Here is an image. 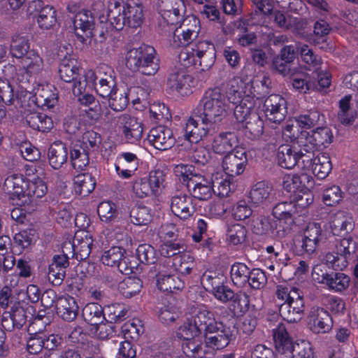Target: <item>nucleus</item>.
I'll use <instances>...</instances> for the list:
<instances>
[{
	"mask_svg": "<svg viewBox=\"0 0 358 358\" xmlns=\"http://www.w3.org/2000/svg\"><path fill=\"white\" fill-rule=\"evenodd\" d=\"M229 109L227 96L220 88L215 87L206 91L194 114L203 124L213 126L222 122Z\"/></svg>",
	"mask_w": 358,
	"mask_h": 358,
	"instance_id": "nucleus-1",
	"label": "nucleus"
},
{
	"mask_svg": "<svg viewBox=\"0 0 358 358\" xmlns=\"http://www.w3.org/2000/svg\"><path fill=\"white\" fill-rule=\"evenodd\" d=\"M273 336L277 358H314L310 344L306 341L294 342L283 324L273 329Z\"/></svg>",
	"mask_w": 358,
	"mask_h": 358,
	"instance_id": "nucleus-2",
	"label": "nucleus"
},
{
	"mask_svg": "<svg viewBox=\"0 0 358 358\" xmlns=\"http://www.w3.org/2000/svg\"><path fill=\"white\" fill-rule=\"evenodd\" d=\"M126 66L133 72L154 76L159 69V59L152 46L143 44L139 48L130 49L126 55Z\"/></svg>",
	"mask_w": 358,
	"mask_h": 358,
	"instance_id": "nucleus-3",
	"label": "nucleus"
},
{
	"mask_svg": "<svg viewBox=\"0 0 358 358\" xmlns=\"http://www.w3.org/2000/svg\"><path fill=\"white\" fill-rule=\"evenodd\" d=\"M234 327L217 321L204 334L205 345L207 348L220 350L226 348L235 338Z\"/></svg>",
	"mask_w": 358,
	"mask_h": 358,
	"instance_id": "nucleus-4",
	"label": "nucleus"
},
{
	"mask_svg": "<svg viewBox=\"0 0 358 358\" xmlns=\"http://www.w3.org/2000/svg\"><path fill=\"white\" fill-rule=\"evenodd\" d=\"M248 224L252 232L257 235L271 234L281 238L291 232L290 226H284L282 222L262 215L258 216L255 214L248 220Z\"/></svg>",
	"mask_w": 358,
	"mask_h": 358,
	"instance_id": "nucleus-5",
	"label": "nucleus"
},
{
	"mask_svg": "<svg viewBox=\"0 0 358 358\" xmlns=\"http://www.w3.org/2000/svg\"><path fill=\"white\" fill-rule=\"evenodd\" d=\"M35 308L29 306L24 308L20 302L14 304L9 311H5L2 315L1 325L7 331L20 329L28 321L34 318Z\"/></svg>",
	"mask_w": 358,
	"mask_h": 358,
	"instance_id": "nucleus-6",
	"label": "nucleus"
},
{
	"mask_svg": "<svg viewBox=\"0 0 358 358\" xmlns=\"http://www.w3.org/2000/svg\"><path fill=\"white\" fill-rule=\"evenodd\" d=\"M29 184V180L23 175L12 174L6 178L3 188L13 204L25 206Z\"/></svg>",
	"mask_w": 358,
	"mask_h": 358,
	"instance_id": "nucleus-7",
	"label": "nucleus"
},
{
	"mask_svg": "<svg viewBox=\"0 0 358 358\" xmlns=\"http://www.w3.org/2000/svg\"><path fill=\"white\" fill-rule=\"evenodd\" d=\"M305 311L303 296L300 290L294 288L292 297L288 301L279 305V313L282 319L289 323L299 322Z\"/></svg>",
	"mask_w": 358,
	"mask_h": 358,
	"instance_id": "nucleus-8",
	"label": "nucleus"
},
{
	"mask_svg": "<svg viewBox=\"0 0 358 358\" xmlns=\"http://www.w3.org/2000/svg\"><path fill=\"white\" fill-rule=\"evenodd\" d=\"M324 238L321 225L319 223L309 224L304 231L301 241H299L301 255L309 257L316 255V251Z\"/></svg>",
	"mask_w": 358,
	"mask_h": 358,
	"instance_id": "nucleus-9",
	"label": "nucleus"
},
{
	"mask_svg": "<svg viewBox=\"0 0 358 358\" xmlns=\"http://www.w3.org/2000/svg\"><path fill=\"white\" fill-rule=\"evenodd\" d=\"M157 8L165 22L178 25L184 17L185 5L183 0H158Z\"/></svg>",
	"mask_w": 358,
	"mask_h": 358,
	"instance_id": "nucleus-10",
	"label": "nucleus"
},
{
	"mask_svg": "<svg viewBox=\"0 0 358 358\" xmlns=\"http://www.w3.org/2000/svg\"><path fill=\"white\" fill-rule=\"evenodd\" d=\"M173 33L174 42L179 46L189 45L194 40L199 32V20L194 15L182 19Z\"/></svg>",
	"mask_w": 358,
	"mask_h": 358,
	"instance_id": "nucleus-11",
	"label": "nucleus"
},
{
	"mask_svg": "<svg viewBox=\"0 0 358 358\" xmlns=\"http://www.w3.org/2000/svg\"><path fill=\"white\" fill-rule=\"evenodd\" d=\"M248 164L246 149L239 148L227 154L222 159V168L227 176L235 177L243 173Z\"/></svg>",
	"mask_w": 358,
	"mask_h": 358,
	"instance_id": "nucleus-12",
	"label": "nucleus"
},
{
	"mask_svg": "<svg viewBox=\"0 0 358 358\" xmlns=\"http://www.w3.org/2000/svg\"><path fill=\"white\" fill-rule=\"evenodd\" d=\"M312 275L315 280L338 292L345 289L350 284V278L347 275L334 271L324 272L318 266L313 268Z\"/></svg>",
	"mask_w": 358,
	"mask_h": 358,
	"instance_id": "nucleus-13",
	"label": "nucleus"
},
{
	"mask_svg": "<svg viewBox=\"0 0 358 358\" xmlns=\"http://www.w3.org/2000/svg\"><path fill=\"white\" fill-rule=\"evenodd\" d=\"M59 73L62 80L71 84L72 92L75 96L83 95L87 85V81L85 79H76L78 75L76 59L59 64Z\"/></svg>",
	"mask_w": 358,
	"mask_h": 358,
	"instance_id": "nucleus-14",
	"label": "nucleus"
},
{
	"mask_svg": "<svg viewBox=\"0 0 358 358\" xmlns=\"http://www.w3.org/2000/svg\"><path fill=\"white\" fill-rule=\"evenodd\" d=\"M209 173L210 172L208 171V176L198 173L197 176L190 180L187 189L192 198L206 201L212 196L213 193H215Z\"/></svg>",
	"mask_w": 358,
	"mask_h": 358,
	"instance_id": "nucleus-15",
	"label": "nucleus"
},
{
	"mask_svg": "<svg viewBox=\"0 0 358 358\" xmlns=\"http://www.w3.org/2000/svg\"><path fill=\"white\" fill-rule=\"evenodd\" d=\"M264 113L266 118L272 122L280 124L287 113V101L279 94H271L264 103Z\"/></svg>",
	"mask_w": 358,
	"mask_h": 358,
	"instance_id": "nucleus-16",
	"label": "nucleus"
},
{
	"mask_svg": "<svg viewBox=\"0 0 358 358\" xmlns=\"http://www.w3.org/2000/svg\"><path fill=\"white\" fill-rule=\"evenodd\" d=\"M308 325L315 334H324L333 327V320L329 313L323 308L313 306L308 313Z\"/></svg>",
	"mask_w": 358,
	"mask_h": 358,
	"instance_id": "nucleus-17",
	"label": "nucleus"
},
{
	"mask_svg": "<svg viewBox=\"0 0 358 358\" xmlns=\"http://www.w3.org/2000/svg\"><path fill=\"white\" fill-rule=\"evenodd\" d=\"M94 26V17L89 10L80 11L74 17L75 34L83 43H87V40L92 39V31Z\"/></svg>",
	"mask_w": 358,
	"mask_h": 358,
	"instance_id": "nucleus-18",
	"label": "nucleus"
},
{
	"mask_svg": "<svg viewBox=\"0 0 358 358\" xmlns=\"http://www.w3.org/2000/svg\"><path fill=\"white\" fill-rule=\"evenodd\" d=\"M171 210L172 213L181 220H187L196 212V204L194 199L186 194H179L171 199Z\"/></svg>",
	"mask_w": 358,
	"mask_h": 358,
	"instance_id": "nucleus-19",
	"label": "nucleus"
},
{
	"mask_svg": "<svg viewBox=\"0 0 358 358\" xmlns=\"http://www.w3.org/2000/svg\"><path fill=\"white\" fill-rule=\"evenodd\" d=\"M148 140L156 149L166 150L176 143L172 130L163 125L151 129L148 135Z\"/></svg>",
	"mask_w": 358,
	"mask_h": 358,
	"instance_id": "nucleus-20",
	"label": "nucleus"
},
{
	"mask_svg": "<svg viewBox=\"0 0 358 358\" xmlns=\"http://www.w3.org/2000/svg\"><path fill=\"white\" fill-rule=\"evenodd\" d=\"M165 265L159 263L153 268L157 279L158 288L163 291L173 293L176 290H180L184 287L183 281L177 275H166L164 273Z\"/></svg>",
	"mask_w": 358,
	"mask_h": 358,
	"instance_id": "nucleus-21",
	"label": "nucleus"
},
{
	"mask_svg": "<svg viewBox=\"0 0 358 358\" xmlns=\"http://www.w3.org/2000/svg\"><path fill=\"white\" fill-rule=\"evenodd\" d=\"M118 122L122 129L124 137L128 143H135L142 138L143 124L136 117L124 113L118 117Z\"/></svg>",
	"mask_w": 358,
	"mask_h": 358,
	"instance_id": "nucleus-22",
	"label": "nucleus"
},
{
	"mask_svg": "<svg viewBox=\"0 0 358 358\" xmlns=\"http://www.w3.org/2000/svg\"><path fill=\"white\" fill-rule=\"evenodd\" d=\"M317 150L321 146L329 145L334 138L331 130L327 127H318L310 131L303 130L300 137Z\"/></svg>",
	"mask_w": 358,
	"mask_h": 358,
	"instance_id": "nucleus-23",
	"label": "nucleus"
},
{
	"mask_svg": "<svg viewBox=\"0 0 358 358\" xmlns=\"http://www.w3.org/2000/svg\"><path fill=\"white\" fill-rule=\"evenodd\" d=\"M193 78L182 69H173L167 79V85L172 90L182 95L191 92Z\"/></svg>",
	"mask_w": 358,
	"mask_h": 358,
	"instance_id": "nucleus-24",
	"label": "nucleus"
},
{
	"mask_svg": "<svg viewBox=\"0 0 358 358\" xmlns=\"http://www.w3.org/2000/svg\"><path fill=\"white\" fill-rule=\"evenodd\" d=\"M238 138L236 133L234 131L221 132L216 136L213 141L212 147L213 151L217 154H228L231 152L238 147Z\"/></svg>",
	"mask_w": 358,
	"mask_h": 358,
	"instance_id": "nucleus-25",
	"label": "nucleus"
},
{
	"mask_svg": "<svg viewBox=\"0 0 358 358\" xmlns=\"http://www.w3.org/2000/svg\"><path fill=\"white\" fill-rule=\"evenodd\" d=\"M313 178L306 173L287 175L283 178L282 186L288 192H301L314 187Z\"/></svg>",
	"mask_w": 358,
	"mask_h": 358,
	"instance_id": "nucleus-26",
	"label": "nucleus"
},
{
	"mask_svg": "<svg viewBox=\"0 0 358 358\" xmlns=\"http://www.w3.org/2000/svg\"><path fill=\"white\" fill-rule=\"evenodd\" d=\"M55 88L51 85H39L35 89L34 100L38 108H50L57 103V95L55 92Z\"/></svg>",
	"mask_w": 358,
	"mask_h": 358,
	"instance_id": "nucleus-27",
	"label": "nucleus"
},
{
	"mask_svg": "<svg viewBox=\"0 0 358 358\" xmlns=\"http://www.w3.org/2000/svg\"><path fill=\"white\" fill-rule=\"evenodd\" d=\"M22 67L27 74L26 80H20V74H17V79L21 83V87L26 88L28 83L27 76L36 75L40 73L43 68V62L42 58L33 50H31L21 61Z\"/></svg>",
	"mask_w": 358,
	"mask_h": 358,
	"instance_id": "nucleus-28",
	"label": "nucleus"
},
{
	"mask_svg": "<svg viewBox=\"0 0 358 358\" xmlns=\"http://www.w3.org/2000/svg\"><path fill=\"white\" fill-rule=\"evenodd\" d=\"M190 319L201 334H204L217 322L214 313L205 306L195 308Z\"/></svg>",
	"mask_w": 358,
	"mask_h": 358,
	"instance_id": "nucleus-29",
	"label": "nucleus"
},
{
	"mask_svg": "<svg viewBox=\"0 0 358 358\" xmlns=\"http://www.w3.org/2000/svg\"><path fill=\"white\" fill-rule=\"evenodd\" d=\"M56 308L57 314L66 322H72L76 318L79 308L76 299L69 295L59 296Z\"/></svg>",
	"mask_w": 358,
	"mask_h": 358,
	"instance_id": "nucleus-30",
	"label": "nucleus"
},
{
	"mask_svg": "<svg viewBox=\"0 0 358 358\" xmlns=\"http://www.w3.org/2000/svg\"><path fill=\"white\" fill-rule=\"evenodd\" d=\"M316 150L308 144L301 138H298V144L296 145V159L299 168L302 169H309L315 159V152Z\"/></svg>",
	"mask_w": 358,
	"mask_h": 358,
	"instance_id": "nucleus-31",
	"label": "nucleus"
},
{
	"mask_svg": "<svg viewBox=\"0 0 358 358\" xmlns=\"http://www.w3.org/2000/svg\"><path fill=\"white\" fill-rule=\"evenodd\" d=\"M298 213L296 205L293 201H283L277 203L273 208V215L277 219V221L282 222L284 226H290L294 224V216Z\"/></svg>",
	"mask_w": 358,
	"mask_h": 358,
	"instance_id": "nucleus-32",
	"label": "nucleus"
},
{
	"mask_svg": "<svg viewBox=\"0 0 358 358\" xmlns=\"http://www.w3.org/2000/svg\"><path fill=\"white\" fill-rule=\"evenodd\" d=\"M68 155L66 145L62 141H55L48 149V162L54 169H59L66 162Z\"/></svg>",
	"mask_w": 358,
	"mask_h": 358,
	"instance_id": "nucleus-33",
	"label": "nucleus"
},
{
	"mask_svg": "<svg viewBox=\"0 0 358 358\" xmlns=\"http://www.w3.org/2000/svg\"><path fill=\"white\" fill-rule=\"evenodd\" d=\"M273 187L271 185L265 181H260L255 184L249 193V201L259 206L269 201Z\"/></svg>",
	"mask_w": 358,
	"mask_h": 358,
	"instance_id": "nucleus-34",
	"label": "nucleus"
},
{
	"mask_svg": "<svg viewBox=\"0 0 358 358\" xmlns=\"http://www.w3.org/2000/svg\"><path fill=\"white\" fill-rule=\"evenodd\" d=\"M333 246H335V249L338 254L342 255L343 257H346L348 264L353 259L358 261L357 243L350 236L341 240L335 238L333 241Z\"/></svg>",
	"mask_w": 358,
	"mask_h": 358,
	"instance_id": "nucleus-35",
	"label": "nucleus"
},
{
	"mask_svg": "<svg viewBox=\"0 0 358 358\" xmlns=\"http://www.w3.org/2000/svg\"><path fill=\"white\" fill-rule=\"evenodd\" d=\"M27 124L34 130L47 132L53 127V122L49 116L38 112L29 113L25 115Z\"/></svg>",
	"mask_w": 358,
	"mask_h": 358,
	"instance_id": "nucleus-36",
	"label": "nucleus"
},
{
	"mask_svg": "<svg viewBox=\"0 0 358 358\" xmlns=\"http://www.w3.org/2000/svg\"><path fill=\"white\" fill-rule=\"evenodd\" d=\"M202 127H199L198 122L193 117H189L186 123L185 129V137L190 143H198L203 137H206L209 131L210 127L212 126L204 125L201 123Z\"/></svg>",
	"mask_w": 358,
	"mask_h": 358,
	"instance_id": "nucleus-37",
	"label": "nucleus"
},
{
	"mask_svg": "<svg viewBox=\"0 0 358 358\" xmlns=\"http://www.w3.org/2000/svg\"><path fill=\"white\" fill-rule=\"evenodd\" d=\"M73 181L76 194L82 196H88L96 187V179L89 173L77 175L74 177Z\"/></svg>",
	"mask_w": 358,
	"mask_h": 358,
	"instance_id": "nucleus-38",
	"label": "nucleus"
},
{
	"mask_svg": "<svg viewBox=\"0 0 358 358\" xmlns=\"http://www.w3.org/2000/svg\"><path fill=\"white\" fill-rule=\"evenodd\" d=\"M351 99V95H346L339 101L337 118L338 122L344 126L352 125L357 116V110L350 107Z\"/></svg>",
	"mask_w": 358,
	"mask_h": 358,
	"instance_id": "nucleus-39",
	"label": "nucleus"
},
{
	"mask_svg": "<svg viewBox=\"0 0 358 358\" xmlns=\"http://www.w3.org/2000/svg\"><path fill=\"white\" fill-rule=\"evenodd\" d=\"M103 308L97 303H89L82 310V317L89 325L94 327L104 321Z\"/></svg>",
	"mask_w": 358,
	"mask_h": 358,
	"instance_id": "nucleus-40",
	"label": "nucleus"
},
{
	"mask_svg": "<svg viewBox=\"0 0 358 358\" xmlns=\"http://www.w3.org/2000/svg\"><path fill=\"white\" fill-rule=\"evenodd\" d=\"M122 11L125 14L127 24L129 27L136 28L142 24L143 13L141 4L134 2L128 3L125 6H122Z\"/></svg>",
	"mask_w": 358,
	"mask_h": 358,
	"instance_id": "nucleus-41",
	"label": "nucleus"
},
{
	"mask_svg": "<svg viewBox=\"0 0 358 358\" xmlns=\"http://www.w3.org/2000/svg\"><path fill=\"white\" fill-rule=\"evenodd\" d=\"M296 145H282L278 149V164L282 168L290 169L297 164Z\"/></svg>",
	"mask_w": 358,
	"mask_h": 358,
	"instance_id": "nucleus-42",
	"label": "nucleus"
},
{
	"mask_svg": "<svg viewBox=\"0 0 358 358\" xmlns=\"http://www.w3.org/2000/svg\"><path fill=\"white\" fill-rule=\"evenodd\" d=\"M70 158L73 169L83 171L90 163L88 150L82 143H75L70 150Z\"/></svg>",
	"mask_w": 358,
	"mask_h": 358,
	"instance_id": "nucleus-43",
	"label": "nucleus"
},
{
	"mask_svg": "<svg viewBox=\"0 0 358 358\" xmlns=\"http://www.w3.org/2000/svg\"><path fill=\"white\" fill-rule=\"evenodd\" d=\"M106 20L109 22L111 29L116 31H120L127 25L122 5L120 3H115L109 7Z\"/></svg>",
	"mask_w": 358,
	"mask_h": 358,
	"instance_id": "nucleus-44",
	"label": "nucleus"
},
{
	"mask_svg": "<svg viewBox=\"0 0 358 358\" xmlns=\"http://www.w3.org/2000/svg\"><path fill=\"white\" fill-rule=\"evenodd\" d=\"M92 243L93 240L90 236L86 234L85 238H79L76 234L73 239L75 249L73 257L78 261L87 259L91 253Z\"/></svg>",
	"mask_w": 358,
	"mask_h": 358,
	"instance_id": "nucleus-45",
	"label": "nucleus"
},
{
	"mask_svg": "<svg viewBox=\"0 0 358 358\" xmlns=\"http://www.w3.org/2000/svg\"><path fill=\"white\" fill-rule=\"evenodd\" d=\"M264 131V122L257 113H253L245 122V136L250 140L259 139Z\"/></svg>",
	"mask_w": 358,
	"mask_h": 358,
	"instance_id": "nucleus-46",
	"label": "nucleus"
},
{
	"mask_svg": "<svg viewBox=\"0 0 358 358\" xmlns=\"http://www.w3.org/2000/svg\"><path fill=\"white\" fill-rule=\"evenodd\" d=\"M352 227L351 218H348L343 211L337 212L331 217L330 227L335 236H340L343 231L348 232Z\"/></svg>",
	"mask_w": 358,
	"mask_h": 358,
	"instance_id": "nucleus-47",
	"label": "nucleus"
},
{
	"mask_svg": "<svg viewBox=\"0 0 358 358\" xmlns=\"http://www.w3.org/2000/svg\"><path fill=\"white\" fill-rule=\"evenodd\" d=\"M250 273V268L244 263L236 262L231 267L230 275L231 280L238 287H243L248 284Z\"/></svg>",
	"mask_w": 358,
	"mask_h": 358,
	"instance_id": "nucleus-48",
	"label": "nucleus"
},
{
	"mask_svg": "<svg viewBox=\"0 0 358 358\" xmlns=\"http://www.w3.org/2000/svg\"><path fill=\"white\" fill-rule=\"evenodd\" d=\"M103 78H100L99 83H96V92L103 98H107L111 93L117 89L115 78L112 75L113 71L108 68Z\"/></svg>",
	"mask_w": 358,
	"mask_h": 358,
	"instance_id": "nucleus-49",
	"label": "nucleus"
},
{
	"mask_svg": "<svg viewBox=\"0 0 358 358\" xmlns=\"http://www.w3.org/2000/svg\"><path fill=\"white\" fill-rule=\"evenodd\" d=\"M311 166L313 173L321 180L327 178L332 169L330 157L326 154L317 156Z\"/></svg>",
	"mask_w": 358,
	"mask_h": 358,
	"instance_id": "nucleus-50",
	"label": "nucleus"
},
{
	"mask_svg": "<svg viewBox=\"0 0 358 358\" xmlns=\"http://www.w3.org/2000/svg\"><path fill=\"white\" fill-rule=\"evenodd\" d=\"M142 286L140 278L127 277L118 284V290L124 297L131 298L141 291Z\"/></svg>",
	"mask_w": 358,
	"mask_h": 358,
	"instance_id": "nucleus-51",
	"label": "nucleus"
},
{
	"mask_svg": "<svg viewBox=\"0 0 358 358\" xmlns=\"http://www.w3.org/2000/svg\"><path fill=\"white\" fill-rule=\"evenodd\" d=\"M48 191L45 182L39 178L29 180L28 191L27 192L26 206L30 205L35 199L43 197Z\"/></svg>",
	"mask_w": 358,
	"mask_h": 358,
	"instance_id": "nucleus-52",
	"label": "nucleus"
},
{
	"mask_svg": "<svg viewBox=\"0 0 358 358\" xmlns=\"http://www.w3.org/2000/svg\"><path fill=\"white\" fill-rule=\"evenodd\" d=\"M29 51V43L27 38L20 35L12 37L10 52L13 57L22 59Z\"/></svg>",
	"mask_w": 358,
	"mask_h": 358,
	"instance_id": "nucleus-53",
	"label": "nucleus"
},
{
	"mask_svg": "<svg viewBox=\"0 0 358 358\" xmlns=\"http://www.w3.org/2000/svg\"><path fill=\"white\" fill-rule=\"evenodd\" d=\"M105 321L117 323L126 319L127 310L120 303H112L103 308Z\"/></svg>",
	"mask_w": 358,
	"mask_h": 358,
	"instance_id": "nucleus-54",
	"label": "nucleus"
},
{
	"mask_svg": "<svg viewBox=\"0 0 358 358\" xmlns=\"http://www.w3.org/2000/svg\"><path fill=\"white\" fill-rule=\"evenodd\" d=\"M108 105L115 111H122L129 103L128 94L124 89L117 88L108 97Z\"/></svg>",
	"mask_w": 358,
	"mask_h": 358,
	"instance_id": "nucleus-55",
	"label": "nucleus"
},
{
	"mask_svg": "<svg viewBox=\"0 0 358 358\" xmlns=\"http://www.w3.org/2000/svg\"><path fill=\"white\" fill-rule=\"evenodd\" d=\"M131 222L135 225H147L152 220L150 210L145 206H134L129 215Z\"/></svg>",
	"mask_w": 358,
	"mask_h": 358,
	"instance_id": "nucleus-56",
	"label": "nucleus"
},
{
	"mask_svg": "<svg viewBox=\"0 0 358 358\" xmlns=\"http://www.w3.org/2000/svg\"><path fill=\"white\" fill-rule=\"evenodd\" d=\"M329 249L331 250V251L325 253L322 259L324 264L334 270H343L345 268L348 266L346 257H343L342 255L337 252L335 246H333V243Z\"/></svg>",
	"mask_w": 358,
	"mask_h": 358,
	"instance_id": "nucleus-57",
	"label": "nucleus"
},
{
	"mask_svg": "<svg viewBox=\"0 0 358 358\" xmlns=\"http://www.w3.org/2000/svg\"><path fill=\"white\" fill-rule=\"evenodd\" d=\"M201 282L207 291L214 293L223 285L224 278L216 272L206 271L201 278Z\"/></svg>",
	"mask_w": 358,
	"mask_h": 358,
	"instance_id": "nucleus-58",
	"label": "nucleus"
},
{
	"mask_svg": "<svg viewBox=\"0 0 358 358\" xmlns=\"http://www.w3.org/2000/svg\"><path fill=\"white\" fill-rule=\"evenodd\" d=\"M209 174L211 175V182L213 183V187H217L218 195L222 197L228 196L231 190L230 180L227 178H224L222 172L214 171Z\"/></svg>",
	"mask_w": 358,
	"mask_h": 358,
	"instance_id": "nucleus-59",
	"label": "nucleus"
},
{
	"mask_svg": "<svg viewBox=\"0 0 358 358\" xmlns=\"http://www.w3.org/2000/svg\"><path fill=\"white\" fill-rule=\"evenodd\" d=\"M185 250L186 246L180 240L178 242L167 240L159 247V252L164 257H171L179 255Z\"/></svg>",
	"mask_w": 358,
	"mask_h": 358,
	"instance_id": "nucleus-60",
	"label": "nucleus"
},
{
	"mask_svg": "<svg viewBox=\"0 0 358 358\" xmlns=\"http://www.w3.org/2000/svg\"><path fill=\"white\" fill-rule=\"evenodd\" d=\"M231 302L235 315H241L249 310L250 296L245 292L236 293Z\"/></svg>",
	"mask_w": 358,
	"mask_h": 358,
	"instance_id": "nucleus-61",
	"label": "nucleus"
},
{
	"mask_svg": "<svg viewBox=\"0 0 358 358\" xmlns=\"http://www.w3.org/2000/svg\"><path fill=\"white\" fill-rule=\"evenodd\" d=\"M56 11L52 6H45L38 17V23L41 29H49L55 24Z\"/></svg>",
	"mask_w": 358,
	"mask_h": 358,
	"instance_id": "nucleus-62",
	"label": "nucleus"
},
{
	"mask_svg": "<svg viewBox=\"0 0 358 358\" xmlns=\"http://www.w3.org/2000/svg\"><path fill=\"white\" fill-rule=\"evenodd\" d=\"M227 236L228 240L234 245L243 243L247 237L246 228L240 224H235L229 227Z\"/></svg>",
	"mask_w": 358,
	"mask_h": 358,
	"instance_id": "nucleus-63",
	"label": "nucleus"
},
{
	"mask_svg": "<svg viewBox=\"0 0 358 358\" xmlns=\"http://www.w3.org/2000/svg\"><path fill=\"white\" fill-rule=\"evenodd\" d=\"M97 213L101 221L110 222L117 216L116 206L111 201L101 202L97 207Z\"/></svg>",
	"mask_w": 358,
	"mask_h": 358,
	"instance_id": "nucleus-64",
	"label": "nucleus"
}]
</instances>
